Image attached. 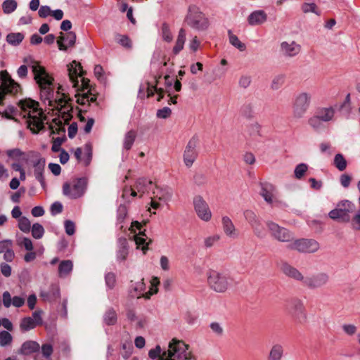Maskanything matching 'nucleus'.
Segmentation results:
<instances>
[{"instance_id":"6e6d98bb","label":"nucleus","mask_w":360,"mask_h":360,"mask_svg":"<svg viewBox=\"0 0 360 360\" xmlns=\"http://www.w3.org/2000/svg\"><path fill=\"white\" fill-rule=\"evenodd\" d=\"M354 230L360 231V209L358 210L353 217H351V221L349 222Z\"/></svg>"},{"instance_id":"58836bf2","label":"nucleus","mask_w":360,"mask_h":360,"mask_svg":"<svg viewBox=\"0 0 360 360\" xmlns=\"http://www.w3.org/2000/svg\"><path fill=\"white\" fill-rule=\"evenodd\" d=\"M160 284V280L158 277H153L150 281V290L143 294L142 296L146 299H150V297L158 292V286Z\"/></svg>"},{"instance_id":"052dcab7","label":"nucleus","mask_w":360,"mask_h":360,"mask_svg":"<svg viewBox=\"0 0 360 360\" xmlns=\"http://www.w3.org/2000/svg\"><path fill=\"white\" fill-rule=\"evenodd\" d=\"M148 356L152 359L158 358L159 360H162L163 352L162 351L160 346L157 345L155 349H150L148 352Z\"/></svg>"},{"instance_id":"c756f323","label":"nucleus","mask_w":360,"mask_h":360,"mask_svg":"<svg viewBox=\"0 0 360 360\" xmlns=\"http://www.w3.org/2000/svg\"><path fill=\"white\" fill-rule=\"evenodd\" d=\"M77 103L81 105H89L96 101V96L92 94L89 90L87 92H83L82 94H76Z\"/></svg>"},{"instance_id":"69168bd1","label":"nucleus","mask_w":360,"mask_h":360,"mask_svg":"<svg viewBox=\"0 0 360 360\" xmlns=\"http://www.w3.org/2000/svg\"><path fill=\"white\" fill-rule=\"evenodd\" d=\"M172 114V110L169 107H164L162 109H159L157 111L156 115L160 119H167Z\"/></svg>"},{"instance_id":"4c0bfd02","label":"nucleus","mask_w":360,"mask_h":360,"mask_svg":"<svg viewBox=\"0 0 360 360\" xmlns=\"http://www.w3.org/2000/svg\"><path fill=\"white\" fill-rule=\"evenodd\" d=\"M333 165L339 171L342 172L346 169L347 162L342 154L338 153L335 155Z\"/></svg>"},{"instance_id":"4be33fe9","label":"nucleus","mask_w":360,"mask_h":360,"mask_svg":"<svg viewBox=\"0 0 360 360\" xmlns=\"http://www.w3.org/2000/svg\"><path fill=\"white\" fill-rule=\"evenodd\" d=\"M60 289L57 285L52 284L48 290H41L40 297L45 302H53L60 297Z\"/></svg>"},{"instance_id":"6e6552de","label":"nucleus","mask_w":360,"mask_h":360,"mask_svg":"<svg viewBox=\"0 0 360 360\" xmlns=\"http://www.w3.org/2000/svg\"><path fill=\"white\" fill-rule=\"evenodd\" d=\"M311 95L308 92L297 94L292 103V115L295 118L300 119L307 112L311 103Z\"/></svg>"},{"instance_id":"49530a36","label":"nucleus","mask_w":360,"mask_h":360,"mask_svg":"<svg viewBox=\"0 0 360 360\" xmlns=\"http://www.w3.org/2000/svg\"><path fill=\"white\" fill-rule=\"evenodd\" d=\"M261 128V125L257 122H254L248 124V132L251 136H260Z\"/></svg>"},{"instance_id":"4d7b16f0","label":"nucleus","mask_w":360,"mask_h":360,"mask_svg":"<svg viewBox=\"0 0 360 360\" xmlns=\"http://www.w3.org/2000/svg\"><path fill=\"white\" fill-rule=\"evenodd\" d=\"M244 217L245 219L248 221V223L250 224V226L255 224V223H257V221H259L256 214L253 211L250 210H245L244 212Z\"/></svg>"},{"instance_id":"a211bd4d","label":"nucleus","mask_w":360,"mask_h":360,"mask_svg":"<svg viewBox=\"0 0 360 360\" xmlns=\"http://www.w3.org/2000/svg\"><path fill=\"white\" fill-rule=\"evenodd\" d=\"M0 254H3L4 259L7 262H12L15 258V252L13 250V241L5 239L0 241Z\"/></svg>"},{"instance_id":"79ce46f5","label":"nucleus","mask_w":360,"mask_h":360,"mask_svg":"<svg viewBox=\"0 0 360 360\" xmlns=\"http://www.w3.org/2000/svg\"><path fill=\"white\" fill-rule=\"evenodd\" d=\"M103 320L107 325H114L117 322V314L115 311L110 308L108 309L103 316Z\"/></svg>"},{"instance_id":"39448f33","label":"nucleus","mask_w":360,"mask_h":360,"mask_svg":"<svg viewBox=\"0 0 360 360\" xmlns=\"http://www.w3.org/2000/svg\"><path fill=\"white\" fill-rule=\"evenodd\" d=\"M184 22L196 30H205L209 27V20L200 9L195 5L188 6Z\"/></svg>"},{"instance_id":"864d4df0","label":"nucleus","mask_w":360,"mask_h":360,"mask_svg":"<svg viewBox=\"0 0 360 360\" xmlns=\"http://www.w3.org/2000/svg\"><path fill=\"white\" fill-rule=\"evenodd\" d=\"M285 82V76L283 75H278L274 77L271 82V88L274 90L280 89Z\"/></svg>"},{"instance_id":"e2e57ef3","label":"nucleus","mask_w":360,"mask_h":360,"mask_svg":"<svg viewBox=\"0 0 360 360\" xmlns=\"http://www.w3.org/2000/svg\"><path fill=\"white\" fill-rule=\"evenodd\" d=\"M252 82L251 77L247 75H241L238 80V85L240 88H248Z\"/></svg>"},{"instance_id":"c9c22d12","label":"nucleus","mask_w":360,"mask_h":360,"mask_svg":"<svg viewBox=\"0 0 360 360\" xmlns=\"http://www.w3.org/2000/svg\"><path fill=\"white\" fill-rule=\"evenodd\" d=\"M160 34L163 41L170 43L173 40V35L172 34L170 27L168 24L164 22L160 28Z\"/></svg>"},{"instance_id":"c03bdc74","label":"nucleus","mask_w":360,"mask_h":360,"mask_svg":"<svg viewBox=\"0 0 360 360\" xmlns=\"http://www.w3.org/2000/svg\"><path fill=\"white\" fill-rule=\"evenodd\" d=\"M17 6L15 0H5L2 4V9L4 13L10 14L17 8Z\"/></svg>"},{"instance_id":"aec40b11","label":"nucleus","mask_w":360,"mask_h":360,"mask_svg":"<svg viewBox=\"0 0 360 360\" xmlns=\"http://www.w3.org/2000/svg\"><path fill=\"white\" fill-rule=\"evenodd\" d=\"M172 190L169 187H160L155 186L153 190V198L167 203L172 198Z\"/></svg>"},{"instance_id":"423d86ee","label":"nucleus","mask_w":360,"mask_h":360,"mask_svg":"<svg viewBox=\"0 0 360 360\" xmlns=\"http://www.w3.org/2000/svg\"><path fill=\"white\" fill-rule=\"evenodd\" d=\"M355 210V205L349 200H343L337 203L335 207L329 212L328 217L340 223H349L351 214Z\"/></svg>"},{"instance_id":"7c9ffc66","label":"nucleus","mask_w":360,"mask_h":360,"mask_svg":"<svg viewBox=\"0 0 360 360\" xmlns=\"http://www.w3.org/2000/svg\"><path fill=\"white\" fill-rule=\"evenodd\" d=\"M283 347L281 345L276 344L272 346L268 356V360H281L283 356Z\"/></svg>"},{"instance_id":"5701e85b","label":"nucleus","mask_w":360,"mask_h":360,"mask_svg":"<svg viewBox=\"0 0 360 360\" xmlns=\"http://www.w3.org/2000/svg\"><path fill=\"white\" fill-rule=\"evenodd\" d=\"M221 223L223 231L228 237L233 239L238 238V233L231 219L229 217H223L221 219Z\"/></svg>"},{"instance_id":"f704fd0d","label":"nucleus","mask_w":360,"mask_h":360,"mask_svg":"<svg viewBox=\"0 0 360 360\" xmlns=\"http://www.w3.org/2000/svg\"><path fill=\"white\" fill-rule=\"evenodd\" d=\"M145 289V283L143 281L133 283L130 286L129 293L131 297H140L141 292Z\"/></svg>"},{"instance_id":"f257e3e1","label":"nucleus","mask_w":360,"mask_h":360,"mask_svg":"<svg viewBox=\"0 0 360 360\" xmlns=\"http://www.w3.org/2000/svg\"><path fill=\"white\" fill-rule=\"evenodd\" d=\"M31 68L34 74V79L38 84L41 90V98L45 104L56 109L61 115L64 121L68 122L71 118L72 107L70 103L71 100L60 91L58 88L56 94L54 93L52 85L53 78L46 72L45 68L36 62H32Z\"/></svg>"},{"instance_id":"3c124183","label":"nucleus","mask_w":360,"mask_h":360,"mask_svg":"<svg viewBox=\"0 0 360 360\" xmlns=\"http://www.w3.org/2000/svg\"><path fill=\"white\" fill-rule=\"evenodd\" d=\"M13 340L12 335L7 331H0V345L6 347L11 344Z\"/></svg>"},{"instance_id":"9d476101","label":"nucleus","mask_w":360,"mask_h":360,"mask_svg":"<svg viewBox=\"0 0 360 360\" xmlns=\"http://www.w3.org/2000/svg\"><path fill=\"white\" fill-rule=\"evenodd\" d=\"M288 248L302 253H314L319 250L320 245L314 239L302 238L293 240L292 242L288 245Z\"/></svg>"},{"instance_id":"774afa93","label":"nucleus","mask_w":360,"mask_h":360,"mask_svg":"<svg viewBox=\"0 0 360 360\" xmlns=\"http://www.w3.org/2000/svg\"><path fill=\"white\" fill-rule=\"evenodd\" d=\"M352 181V176L348 174H342L340 176V182L344 188H348Z\"/></svg>"},{"instance_id":"e433bc0d","label":"nucleus","mask_w":360,"mask_h":360,"mask_svg":"<svg viewBox=\"0 0 360 360\" xmlns=\"http://www.w3.org/2000/svg\"><path fill=\"white\" fill-rule=\"evenodd\" d=\"M136 137V133L134 130L129 131L124 136L123 147L126 150H129L132 147Z\"/></svg>"},{"instance_id":"603ef678","label":"nucleus","mask_w":360,"mask_h":360,"mask_svg":"<svg viewBox=\"0 0 360 360\" xmlns=\"http://www.w3.org/2000/svg\"><path fill=\"white\" fill-rule=\"evenodd\" d=\"M18 244L19 246L24 247L27 251L33 250V243L30 238L27 237H21L18 240Z\"/></svg>"},{"instance_id":"ea45409f","label":"nucleus","mask_w":360,"mask_h":360,"mask_svg":"<svg viewBox=\"0 0 360 360\" xmlns=\"http://www.w3.org/2000/svg\"><path fill=\"white\" fill-rule=\"evenodd\" d=\"M228 33L230 44L240 51H245L246 49L245 44L240 41L238 37L233 34L231 30Z\"/></svg>"},{"instance_id":"72a5a7b5","label":"nucleus","mask_w":360,"mask_h":360,"mask_svg":"<svg viewBox=\"0 0 360 360\" xmlns=\"http://www.w3.org/2000/svg\"><path fill=\"white\" fill-rule=\"evenodd\" d=\"M24 34L21 32H12L6 36V41L14 46H18L24 39Z\"/></svg>"},{"instance_id":"6ab92c4d","label":"nucleus","mask_w":360,"mask_h":360,"mask_svg":"<svg viewBox=\"0 0 360 360\" xmlns=\"http://www.w3.org/2000/svg\"><path fill=\"white\" fill-rule=\"evenodd\" d=\"M301 50L300 44L294 41H283L281 44V52L287 57H294L297 56Z\"/></svg>"},{"instance_id":"dca6fc26","label":"nucleus","mask_w":360,"mask_h":360,"mask_svg":"<svg viewBox=\"0 0 360 360\" xmlns=\"http://www.w3.org/2000/svg\"><path fill=\"white\" fill-rule=\"evenodd\" d=\"M45 165L46 160L44 158L38 157L32 160L34 176L44 189L46 188L44 177Z\"/></svg>"},{"instance_id":"2f4dec72","label":"nucleus","mask_w":360,"mask_h":360,"mask_svg":"<svg viewBox=\"0 0 360 360\" xmlns=\"http://www.w3.org/2000/svg\"><path fill=\"white\" fill-rule=\"evenodd\" d=\"M73 264L70 260L62 261L58 266V274L60 277L65 278L68 276L72 270Z\"/></svg>"},{"instance_id":"9b49d317","label":"nucleus","mask_w":360,"mask_h":360,"mask_svg":"<svg viewBox=\"0 0 360 360\" xmlns=\"http://www.w3.org/2000/svg\"><path fill=\"white\" fill-rule=\"evenodd\" d=\"M266 226L274 239L280 242L288 243V244L292 242L294 236L285 228L271 221L266 222Z\"/></svg>"},{"instance_id":"20e7f679","label":"nucleus","mask_w":360,"mask_h":360,"mask_svg":"<svg viewBox=\"0 0 360 360\" xmlns=\"http://www.w3.org/2000/svg\"><path fill=\"white\" fill-rule=\"evenodd\" d=\"M192 354L188 351V345L183 341L173 339L168 349L163 352L162 360H191Z\"/></svg>"},{"instance_id":"a18cd8bd","label":"nucleus","mask_w":360,"mask_h":360,"mask_svg":"<svg viewBox=\"0 0 360 360\" xmlns=\"http://www.w3.org/2000/svg\"><path fill=\"white\" fill-rule=\"evenodd\" d=\"M31 231H32V236L35 239H40L43 237L44 234V227L42 226V225H41L39 223H35L32 226V228H31Z\"/></svg>"},{"instance_id":"680f3d73","label":"nucleus","mask_w":360,"mask_h":360,"mask_svg":"<svg viewBox=\"0 0 360 360\" xmlns=\"http://www.w3.org/2000/svg\"><path fill=\"white\" fill-rule=\"evenodd\" d=\"M220 239V236L218 234L212 235L205 238L204 244L207 248L212 247Z\"/></svg>"},{"instance_id":"338daca9","label":"nucleus","mask_w":360,"mask_h":360,"mask_svg":"<svg viewBox=\"0 0 360 360\" xmlns=\"http://www.w3.org/2000/svg\"><path fill=\"white\" fill-rule=\"evenodd\" d=\"M53 346L51 344L46 343V344L42 345L41 352H42L43 356L45 358H50V356H51V354L53 353Z\"/></svg>"},{"instance_id":"0e129e2a","label":"nucleus","mask_w":360,"mask_h":360,"mask_svg":"<svg viewBox=\"0 0 360 360\" xmlns=\"http://www.w3.org/2000/svg\"><path fill=\"white\" fill-rule=\"evenodd\" d=\"M6 154L9 158L12 159L19 160L24 155V153L18 148H14L8 150L6 152Z\"/></svg>"},{"instance_id":"09e8293b","label":"nucleus","mask_w":360,"mask_h":360,"mask_svg":"<svg viewBox=\"0 0 360 360\" xmlns=\"http://www.w3.org/2000/svg\"><path fill=\"white\" fill-rule=\"evenodd\" d=\"M18 228L24 233H29L31 229V222L26 217H21L18 219Z\"/></svg>"},{"instance_id":"c85d7f7f","label":"nucleus","mask_w":360,"mask_h":360,"mask_svg":"<svg viewBox=\"0 0 360 360\" xmlns=\"http://www.w3.org/2000/svg\"><path fill=\"white\" fill-rule=\"evenodd\" d=\"M334 115L335 109L333 107L320 108L316 112V115L326 122L333 120Z\"/></svg>"},{"instance_id":"2eb2a0df","label":"nucleus","mask_w":360,"mask_h":360,"mask_svg":"<svg viewBox=\"0 0 360 360\" xmlns=\"http://www.w3.org/2000/svg\"><path fill=\"white\" fill-rule=\"evenodd\" d=\"M198 139L193 136L188 142L184 152V162L187 167H191L195 161L198 153L197 150Z\"/></svg>"},{"instance_id":"0eeeda50","label":"nucleus","mask_w":360,"mask_h":360,"mask_svg":"<svg viewBox=\"0 0 360 360\" xmlns=\"http://www.w3.org/2000/svg\"><path fill=\"white\" fill-rule=\"evenodd\" d=\"M87 187L85 178L74 179L71 182H65L63 185V194L70 199H77L84 195Z\"/></svg>"},{"instance_id":"a19ab883","label":"nucleus","mask_w":360,"mask_h":360,"mask_svg":"<svg viewBox=\"0 0 360 360\" xmlns=\"http://www.w3.org/2000/svg\"><path fill=\"white\" fill-rule=\"evenodd\" d=\"M36 326V322L34 321V319L30 316L22 319L20 324V328L22 331H28L34 328Z\"/></svg>"},{"instance_id":"473e14b6","label":"nucleus","mask_w":360,"mask_h":360,"mask_svg":"<svg viewBox=\"0 0 360 360\" xmlns=\"http://www.w3.org/2000/svg\"><path fill=\"white\" fill-rule=\"evenodd\" d=\"M128 255L127 241L125 238L120 240V246L117 252V259L118 261H124Z\"/></svg>"},{"instance_id":"f8f14e48","label":"nucleus","mask_w":360,"mask_h":360,"mask_svg":"<svg viewBox=\"0 0 360 360\" xmlns=\"http://www.w3.org/2000/svg\"><path fill=\"white\" fill-rule=\"evenodd\" d=\"M193 205L198 217L203 221L208 222L212 217V211L207 202L200 195L193 198Z\"/></svg>"},{"instance_id":"de8ad7c7","label":"nucleus","mask_w":360,"mask_h":360,"mask_svg":"<svg viewBox=\"0 0 360 360\" xmlns=\"http://www.w3.org/2000/svg\"><path fill=\"white\" fill-rule=\"evenodd\" d=\"M117 42L122 46L130 49L132 47V42L127 35L117 34L115 37Z\"/></svg>"},{"instance_id":"bf43d9fd","label":"nucleus","mask_w":360,"mask_h":360,"mask_svg":"<svg viewBox=\"0 0 360 360\" xmlns=\"http://www.w3.org/2000/svg\"><path fill=\"white\" fill-rule=\"evenodd\" d=\"M302 10L304 13H307L309 12L314 13L318 15H320V13L317 10L316 5L314 3L308 4L304 3L302 6Z\"/></svg>"},{"instance_id":"ddd939ff","label":"nucleus","mask_w":360,"mask_h":360,"mask_svg":"<svg viewBox=\"0 0 360 360\" xmlns=\"http://www.w3.org/2000/svg\"><path fill=\"white\" fill-rule=\"evenodd\" d=\"M330 280V276L327 273L320 272L304 277L302 284L309 289L314 290L326 285Z\"/></svg>"},{"instance_id":"cd10ccee","label":"nucleus","mask_w":360,"mask_h":360,"mask_svg":"<svg viewBox=\"0 0 360 360\" xmlns=\"http://www.w3.org/2000/svg\"><path fill=\"white\" fill-rule=\"evenodd\" d=\"M186 30L184 28H181L179 31L175 45L172 49V52L174 55L179 54V53L184 49V46L186 41Z\"/></svg>"},{"instance_id":"b1692460","label":"nucleus","mask_w":360,"mask_h":360,"mask_svg":"<svg viewBox=\"0 0 360 360\" xmlns=\"http://www.w3.org/2000/svg\"><path fill=\"white\" fill-rule=\"evenodd\" d=\"M131 229H136L139 231L141 230L142 225L137 221H133L131 226ZM134 240L138 248H141V249L145 251L147 250L148 243H146V236L143 231H140L139 235L135 236Z\"/></svg>"},{"instance_id":"f03ea898","label":"nucleus","mask_w":360,"mask_h":360,"mask_svg":"<svg viewBox=\"0 0 360 360\" xmlns=\"http://www.w3.org/2000/svg\"><path fill=\"white\" fill-rule=\"evenodd\" d=\"M24 117L27 118L28 127L34 134H37L44 129L45 116L42 110L38 108V103L32 100H25L21 102Z\"/></svg>"},{"instance_id":"5fc2aeb1","label":"nucleus","mask_w":360,"mask_h":360,"mask_svg":"<svg viewBox=\"0 0 360 360\" xmlns=\"http://www.w3.org/2000/svg\"><path fill=\"white\" fill-rule=\"evenodd\" d=\"M323 121L316 115L308 120V124L315 130H319L323 127Z\"/></svg>"},{"instance_id":"37998d69","label":"nucleus","mask_w":360,"mask_h":360,"mask_svg":"<svg viewBox=\"0 0 360 360\" xmlns=\"http://www.w3.org/2000/svg\"><path fill=\"white\" fill-rule=\"evenodd\" d=\"M53 122L55 123V125L51 124L49 126L51 134H64L65 129L63 125L62 121L58 119H53Z\"/></svg>"},{"instance_id":"a878e982","label":"nucleus","mask_w":360,"mask_h":360,"mask_svg":"<svg viewBox=\"0 0 360 360\" xmlns=\"http://www.w3.org/2000/svg\"><path fill=\"white\" fill-rule=\"evenodd\" d=\"M266 20V14L263 11L252 12L248 18L250 25H257L264 23Z\"/></svg>"},{"instance_id":"bb28decb","label":"nucleus","mask_w":360,"mask_h":360,"mask_svg":"<svg viewBox=\"0 0 360 360\" xmlns=\"http://www.w3.org/2000/svg\"><path fill=\"white\" fill-rule=\"evenodd\" d=\"M153 182L150 180H148L146 178H139L137 179L135 184V189L141 195L148 193L151 189Z\"/></svg>"},{"instance_id":"4468645a","label":"nucleus","mask_w":360,"mask_h":360,"mask_svg":"<svg viewBox=\"0 0 360 360\" xmlns=\"http://www.w3.org/2000/svg\"><path fill=\"white\" fill-rule=\"evenodd\" d=\"M289 313L298 323H304L307 320V312L303 301L298 298L292 299L289 305Z\"/></svg>"},{"instance_id":"1a4fd4ad","label":"nucleus","mask_w":360,"mask_h":360,"mask_svg":"<svg viewBox=\"0 0 360 360\" xmlns=\"http://www.w3.org/2000/svg\"><path fill=\"white\" fill-rule=\"evenodd\" d=\"M68 76L72 86L77 88L79 86L78 77H81L82 82V91L84 92L85 90H89V80L82 77L83 71L80 63L74 60L68 65Z\"/></svg>"},{"instance_id":"7ed1b4c3","label":"nucleus","mask_w":360,"mask_h":360,"mask_svg":"<svg viewBox=\"0 0 360 360\" xmlns=\"http://www.w3.org/2000/svg\"><path fill=\"white\" fill-rule=\"evenodd\" d=\"M207 284L216 292L224 293L233 286V279L224 272L210 270L207 274Z\"/></svg>"},{"instance_id":"f3484780","label":"nucleus","mask_w":360,"mask_h":360,"mask_svg":"<svg viewBox=\"0 0 360 360\" xmlns=\"http://www.w3.org/2000/svg\"><path fill=\"white\" fill-rule=\"evenodd\" d=\"M76 41V34L73 32H68L65 34L60 33L57 40L58 49L60 51H66L68 47L73 46Z\"/></svg>"},{"instance_id":"393cba45","label":"nucleus","mask_w":360,"mask_h":360,"mask_svg":"<svg viewBox=\"0 0 360 360\" xmlns=\"http://www.w3.org/2000/svg\"><path fill=\"white\" fill-rule=\"evenodd\" d=\"M39 349L40 345L37 342L33 340H27L22 343L20 350L18 351V354L22 355H29L38 352Z\"/></svg>"},{"instance_id":"412c9836","label":"nucleus","mask_w":360,"mask_h":360,"mask_svg":"<svg viewBox=\"0 0 360 360\" xmlns=\"http://www.w3.org/2000/svg\"><path fill=\"white\" fill-rule=\"evenodd\" d=\"M281 271L288 277L291 278L298 281H303L304 276L295 267L289 264L287 262H283L281 266Z\"/></svg>"},{"instance_id":"13d9d810","label":"nucleus","mask_w":360,"mask_h":360,"mask_svg":"<svg viewBox=\"0 0 360 360\" xmlns=\"http://www.w3.org/2000/svg\"><path fill=\"white\" fill-rule=\"evenodd\" d=\"M308 169V167L304 163H300L297 165L295 169L294 173L297 179H301L305 174Z\"/></svg>"},{"instance_id":"8fccbe9b","label":"nucleus","mask_w":360,"mask_h":360,"mask_svg":"<svg viewBox=\"0 0 360 360\" xmlns=\"http://www.w3.org/2000/svg\"><path fill=\"white\" fill-rule=\"evenodd\" d=\"M84 155L82 160L84 166H88L92 160V148L90 144H86L84 146Z\"/></svg>"}]
</instances>
